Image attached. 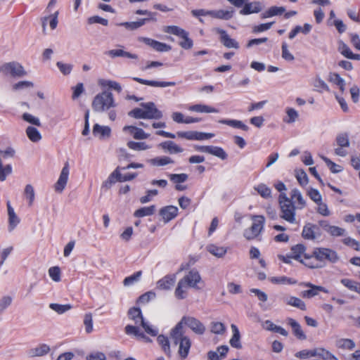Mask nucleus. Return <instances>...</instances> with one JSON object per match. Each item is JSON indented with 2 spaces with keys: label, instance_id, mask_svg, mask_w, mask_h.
Segmentation results:
<instances>
[{
  "label": "nucleus",
  "instance_id": "f257e3e1",
  "mask_svg": "<svg viewBox=\"0 0 360 360\" xmlns=\"http://www.w3.org/2000/svg\"><path fill=\"white\" fill-rule=\"evenodd\" d=\"M288 257L298 261L309 269H319L324 266L326 262L335 263L339 257L337 252L327 248H314L311 252H307L303 244L292 246Z\"/></svg>",
  "mask_w": 360,
  "mask_h": 360
},
{
  "label": "nucleus",
  "instance_id": "f03ea898",
  "mask_svg": "<svg viewBox=\"0 0 360 360\" xmlns=\"http://www.w3.org/2000/svg\"><path fill=\"white\" fill-rule=\"evenodd\" d=\"M202 281L201 276L197 270L192 269L179 280L175 289V296L179 300L184 299L186 296V290L188 288L196 290L200 289L198 285Z\"/></svg>",
  "mask_w": 360,
  "mask_h": 360
},
{
  "label": "nucleus",
  "instance_id": "7ed1b4c3",
  "mask_svg": "<svg viewBox=\"0 0 360 360\" xmlns=\"http://www.w3.org/2000/svg\"><path fill=\"white\" fill-rule=\"evenodd\" d=\"M179 326H174L170 331V338L175 345L179 346L178 354L181 359H186L191 347V340L188 336L184 334V331L179 330Z\"/></svg>",
  "mask_w": 360,
  "mask_h": 360
},
{
  "label": "nucleus",
  "instance_id": "20e7f679",
  "mask_svg": "<svg viewBox=\"0 0 360 360\" xmlns=\"http://www.w3.org/2000/svg\"><path fill=\"white\" fill-rule=\"evenodd\" d=\"M142 108H136L129 112V115L136 119L158 120L162 118V113L159 110L154 103H142Z\"/></svg>",
  "mask_w": 360,
  "mask_h": 360
},
{
  "label": "nucleus",
  "instance_id": "39448f33",
  "mask_svg": "<svg viewBox=\"0 0 360 360\" xmlns=\"http://www.w3.org/2000/svg\"><path fill=\"white\" fill-rule=\"evenodd\" d=\"M280 217L290 224L296 222V207L285 193H281L278 197Z\"/></svg>",
  "mask_w": 360,
  "mask_h": 360
},
{
  "label": "nucleus",
  "instance_id": "423d86ee",
  "mask_svg": "<svg viewBox=\"0 0 360 360\" xmlns=\"http://www.w3.org/2000/svg\"><path fill=\"white\" fill-rule=\"evenodd\" d=\"M250 218L252 221V225L243 232V236L248 240H252L259 236L265 224V218L263 215H252Z\"/></svg>",
  "mask_w": 360,
  "mask_h": 360
},
{
  "label": "nucleus",
  "instance_id": "0eeeda50",
  "mask_svg": "<svg viewBox=\"0 0 360 360\" xmlns=\"http://www.w3.org/2000/svg\"><path fill=\"white\" fill-rule=\"evenodd\" d=\"M114 106V100L112 93L103 91L95 96L92 102L94 110L102 112Z\"/></svg>",
  "mask_w": 360,
  "mask_h": 360
},
{
  "label": "nucleus",
  "instance_id": "6e6552de",
  "mask_svg": "<svg viewBox=\"0 0 360 360\" xmlns=\"http://www.w3.org/2000/svg\"><path fill=\"white\" fill-rule=\"evenodd\" d=\"M128 316L133 320L136 325H140L144 329L145 332L151 336H156L158 330L144 321L141 310L139 307H131L128 311Z\"/></svg>",
  "mask_w": 360,
  "mask_h": 360
},
{
  "label": "nucleus",
  "instance_id": "1a4fd4ad",
  "mask_svg": "<svg viewBox=\"0 0 360 360\" xmlns=\"http://www.w3.org/2000/svg\"><path fill=\"white\" fill-rule=\"evenodd\" d=\"M179 325L181 326L180 330L184 331V325H185L197 335H203L206 330L204 324L200 320L193 316H183L175 326H179Z\"/></svg>",
  "mask_w": 360,
  "mask_h": 360
},
{
  "label": "nucleus",
  "instance_id": "9d476101",
  "mask_svg": "<svg viewBox=\"0 0 360 360\" xmlns=\"http://www.w3.org/2000/svg\"><path fill=\"white\" fill-rule=\"evenodd\" d=\"M165 31L181 38L182 41L179 42V45L183 49H190L193 47V40L188 37V33L184 29L176 25H170L166 27Z\"/></svg>",
  "mask_w": 360,
  "mask_h": 360
},
{
  "label": "nucleus",
  "instance_id": "9b49d317",
  "mask_svg": "<svg viewBox=\"0 0 360 360\" xmlns=\"http://www.w3.org/2000/svg\"><path fill=\"white\" fill-rule=\"evenodd\" d=\"M1 71L5 75L13 77H22L27 75L23 66L18 62L6 63L1 66Z\"/></svg>",
  "mask_w": 360,
  "mask_h": 360
},
{
  "label": "nucleus",
  "instance_id": "f8f14e48",
  "mask_svg": "<svg viewBox=\"0 0 360 360\" xmlns=\"http://www.w3.org/2000/svg\"><path fill=\"white\" fill-rule=\"evenodd\" d=\"M300 286L309 288L310 289L303 290L301 296L303 298L310 299L319 295L320 292L328 293V290L323 286L316 285L309 282H302L300 283Z\"/></svg>",
  "mask_w": 360,
  "mask_h": 360
},
{
  "label": "nucleus",
  "instance_id": "ddd939ff",
  "mask_svg": "<svg viewBox=\"0 0 360 360\" xmlns=\"http://www.w3.org/2000/svg\"><path fill=\"white\" fill-rule=\"evenodd\" d=\"M213 31L219 34V41L225 47L228 49H239L238 42L234 39L231 38L226 30L219 27H215L213 29Z\"/></svg>",
  "mask_w": 360,
  "mask_h": 360
},
{
  "label": "nucleus",
  "instance_id": "4468645a",
  "mask_svg": "<svg viewBox=\"0 0 360 360\" xmlns=\"http://www.w3.org/2000/svg\"><path fill=\"white\" fill-rule=\"evenodd\" d=\"M176 136L179 138L186 139L187 140H205L214 137V134L212 133L188 131H178Z\"/></svg>",
  "mask_w": 360,
  "mask_h": 360
},
{
  "label": "nucleus",
  "instance_id": "2eb2a0df",
  "mask_svg": "<svg viewBox=\"0 0 360 360\" xmlns=\"http://www.w3.org/2000/svg\"><path fill=\"white\" fill-rule=\"evenodd\" d=\"M70 173L69 162H66L63 167L59 178L54 185V190L57 193H62L65 189Z\"/></svg>",
  "mask_w": 360,
  "mask_h": 360
},
{
  "label": "nucleus",
  "instance_id": "dca6fc26",
  "mask_svg": "<svg viewBox=\"0 0 360 360\" xmlns=\"http://www.w3.org/2000/svg\"><path fill=\"white\" fill-rule=\"evenodd\" d=\"M336 143L339 146L335 149V153L339 156L344 157L347 154V152L344 148H348L349 146V139L347 133H341L336 137Z\"/></svg>",
  "mask_w": 360,
  "mask_h": 360
},
{
  "label": "nucleus",
  "instance_id": "f3484780",
  "mask_svg": "<svg viewBox=\"0 0 360 360\" xmlns=\"http://www.w3.org/2000/svg\"><path fill=\"white\" fill-rule=\"evenodd\" d=\"M138 40L141 42H143L146 44L150 46L157 51L167 52L170 51L172 49L169 45L162 42H160L150 38L140 37H139Z\"/></svg>",
  "mask_w": 360,
  "mask_h": 360
},
{
  "label": "nucleus",
  "instance_id": "a211bd4d",
  "mask_svg": "<svg viewBox=\"0 0 360 360\" xmlns=\"http://www.w3.org/2000/svg\"><path fill=\"white\" fill-rule=\"evenodd\" d=\"M160 215L165 223L174 219L179 213L178 207L174 205H167L160 210Z\"/></svg>",
  "mask_w": 360,
  "mask_h": 360
},
{
  "label": "nucleus",
  "instance_id": "6ab92c4d",
  "mask_svg": "<svg viewBox=\"0 0 360 360\" xmlns=\"http://www.w3.org/2000/svg\"><path fill=\"white\" fill-rule=\"evenodd\" d=\"M320 234V228L317 225L310 223L303 227L302 233V237L308 240L316 239Z\"/></svg>",
  "mask_w": 360,
  "mask_h": 360
},
{
  "label": "nucleus",
  "instance_id": "aec40b11",
  "mask_svg": "<svg viewBox=\"0 0 360 360\" xmlns=\"http://www.w3.org/2000/svg\"><path fill=\"white\" fill-rule=\"evenodd\" d=\"M123 131L135 139H146L150 136V134L145 133L142 129L132 125L124 126L123 127Z\"/></svg>",
  "mask_w": 360,
  "mask_h": 360
},
{
  "label": "nucleus",
  "instance_id": "412c9836",
  "mask_svg": "<svg viewBox=\"0 0 360 360\" xmlns=\"http://www.w3.org/2000/svg\"><path fill=\"white\" fill-rule=\"evenodd\" d=\"M134 81L137 82L141 84L148 85L153 87H167V86H174L176 85L175 82H158L154 80H148L139 77H132Z\"/></svg>",
  "mask_w": 360,
  "mask_h": 360
},
{
  "label": "nucleus",
  "instance_id": "4be33fe9",
  "mask_svg": "<svg viewBox=\"0 0 360 360\" xmlns=\"http://www.w3.org/2000/svg\"><path fill=\"white\" fill-rule=\"evenodd\" d=\"M262 11V6L259 2L253 1L248 2L246 1L242 9L240 11V14L243 15H250L252 13H258Z\"/></svg>",
  "mask_w": 360,
  "mask_h": 360
},
{
  "label": "nucleus",
  "instance_id": "5701e85b",
  "mask_svg": "<svg viewBox=\"0 0 360 360\" xmlns=\"http://www.w3.org/2000/svg\"><path fill=\"white\" fill-rule=\"evenodd\" d=\"M288 324L292 328L293 335L300 340H304L307 339V335L302 329L300 323L292 318L287 319Z\"/></svg>",
  "mask_w": 360,
  "mask_h": 360
},
{
  "label": "nucleus",
  "instance_id": "b1692460",
  "mask_svg": "<svg viewBox=\"0 0 360 360\" xmlns=\"http://www.w3.org/2000/svg\"><path fill=\"white\" fill-rule=\"evenodd\" d=\"M159 147L165 151L169 152L170 154L180 153L184 151V149L172 141H166L160 143Z\"/></svg>",
  "mask_w": 360,
  "mask_h": 360
},
{
  "label": "nucleus",
  "instance_id": "393cba45",
  "mask_svg": "<svg viewBox=\"0 0 360 360\" xmlns=\"http://www.w3.org/2000/svg\"><path fill=\"white\" fill-rule=\"evenodd\" d=\"M292 201L294 200V205L297 209L302 210L306 206V201L302 195L300 191L294 188L290 193V198Z\"/></svg>",
  "mask_w": 360,
  "mask_h": 360
},
{
  "label": "nucleus",
  "instance_id": "a878e982",
  "mask_svg": "<svg viewBox=\"0 0 360 360\" xmlns=\"http://www.w3.org/2000/svg\"><path fill=\"white\" fill-rule=\"evenodd\" d=\"M175 281V275H167L158 281L157 286L160 290H169L174 285Z\"/></svg>",
  "mask_w": 360,
  "mask_h": 360
},
{
  "label": "nucleus",
  "instance_id": "bb28decb",
  "mask_svg": "<svg viewBox=\"0 0 360 360\" xmlns=\"http://www.w3.org/2000/svg\"><path fill=\"white\" fill-rule=\"evenodd\" d=\"M7 209L8 214V229L13 231L20 223V219L15 214L13 208L11 207L9 201L7 202Z\"/></svg>",
  "mask_w": 360,
  "mask_h": 360
},
{
  "label": "nucleus",
  "instance_id": "cd10ccee",
  "mask_svg": "<svg viewBox=\"0 0 360 360\" xmlns=\"http://www.w3.org/2000/svg\"><path fill=\"white\" fill-rule=\"evenodd\" d=\"M188 110L192 112H205V113H212V112H219V110L205 104H195L188 107Z\"/></svg>",
  "mask_w": 360,
  "mask_h": 360
},
{
  "label": "nucleus",
  "instance_id": "c85d7f7f",
  "mask_svg": "<svg viewBox=\"0 0 360 360\" xmlns=\"http://www.w3.org/2000/svg\"><path fill=\"white\" fill-rule=\"evenodd\" d=\"M339 51L340 53L348 59L360 60V54L354 53L350 48L345 43L341 42L339 46Z\"/></svg>",
  "mask_w": 360,
  "mask_h": 360
},
{
  "label": "nucleus",
  "instance_id": "c756f323",
  "mask_svg": "<svg viewBox=\"0 0 360 360\" xmlns=\"http://www.w3.org/2000/svg\"><path fill=\"white\" fill-rule=\"evenodd\" d=\"M355 342L349 338H340L335 341L337 348L342 350H352L355 347Z\"/></svg>",
  "mask_w": 360,
  "mask_h": 360
},
{
  "label": "nucleus",
  "instance_id": "7c9ffc66",
  "mask_svg": "<svg viewBox=\"0 0 360 360\" xmlns=\"http://www.w3.org/2000/svg\"><path fill=\"white\" fill-rule=\"evenodd\" d=\"M233 335L229 341L232 347L236 349H241L242 345L240 343V335L238 327L235 324L231 325Z\"/></svg>",
  "mask_w": 360,
  "mask_h": 360
},
{
  "label": "nucleus",
  "instance_id": "2f4dec72",
  "mask_svg": "<svg viewBox=\"0 0 360 360\" xmlns=\"http://www.w3.org/2000/svg\"><path fill=\"white\" fill-rule=\"evenodd\" d=\"M264 328L267 330L279 333L285 337L288 335V333L285 329L281 326H276L270 320H266L264 321Z\"/></svg>",
  "mask_w": 360,
  "mask_h": 360
},
{
  "label": "nucleus",
  "instance_id": "473e14b6",
  "mask_svg": "<svg viewBox=\"0 0 360 360\" xmlns=\"http://www.w3.org/2000/svg\"><path fill=\"white\" fill-rule=\"evenodd\" d=\"M328 80L330 82L337 85L340 91H344L345 87V80L340 76L338 73L330 72Z\"/></svg>",
  "mask_w": 360,
  "mask_h": 360
},
{
  "label": "nucleus",
  "instance_id": "72a5a7b5",
  "mask_svg": "<svg viewBox=\"0 0 360 360\" xmlns=\"http://www.w3.org/2000/svg\"><path fill=\"white\" fill-rule=\"evenodd\" d=\"M326 221H321V225L324 229L333 236H342L345 234V230L342 228L336 226H330L324 224Z\"/></svg>",
  "mask_w": 360,
  "mask_h": 360
},
{
  "label": "nucleus",
  "instance_id": "f704fd0d",
  "mask_svg": "<svg viewBox=\"0 0 360 360\" xmlns=\"http://www.w3.org/2000/svg\"><path fill=\"white\" fill-rule=\"evenodd\" d=\"M155 205H153L148 207H143L136 210L134 213V216L135 217L141 218L146 216H151L155 213Z\"/></svg>",
  "mask_w": 360,
  "mask_h": 360
},
{
  "label": "nucleus",
  "instance_id": "c9c22d12",
  "mask_svg": "<svg viewBox=\"0 0 360 360\" xmlns=\"http://www.w3.org/2000/svg\"><path fill=\"white\" fill-rule=\"evenodd\" d=\"M219 122L221 124L229 125L233 128L240 129L243 131H248L249 129V127L240 120L223 119L219 120Z\"/></svg>",
  "mask_w": 360,
  "mask_h": 360
},
{
  "label": "nucleus",
  "instance_id": "e433bc0d",
  "mask_svg": "<svg viewBox=\"0 0 360 360\" xmlns=\"http://www.w3.org/2000/svg\"><path fill=\"white\" fill-rule=\"evenodd\" d=\"M108 55L112 58L124 57L128 58L136 59L138 56L136 54L131 53L122 49H112L108 51Z\"/></svg>",
  "mask_w": 360,
  "mask_h": 360
},
{
  "label": "nucleus",
  "instance_id": "4c0bfd02",
  "mask_svg": "<svg viewBox=\"0 0 360 360\" xmlns=\"http://www.w3.org/2000/svg\"><path fill=\"white\" fill-rule=\"evenodd\" d=\"M110 128L107 126H101L95 124L93 127V134L94 136L100 135L101 138L108 137L110 135Z\"/></svg>",
  "mask_w": 360,
  "mask_h": 360
},
{
  "label": "nucleus",
  "instance_id": "58836bf2",
  "mask_svg": "<svg viewBox=\"0 0 360 360\" xmlns=\"http://www.w3.org/2000/svg\"><path fill=\"white\" fill-rule=\"evenodd\" d=\"M150 162L153 166L162 167L169 164H173L174 161L168 156H160L153 158Z\"/></svg>",
  "mask_w": 360,
  "mask_h": 360
},
{
  "label": "nucleus",
  "instance_id": "ea45409f",
  "mask_svg": "<svg viewBox=\"0 0 360 360\" xmlns=\"http://www.w3.org/2000/svg\"><path fill=\"white\" fill-rule=\"evenodd\" d=\"M285 112L286 116L283 117V121L287 124L295 122L299 117L297 111L292 108H286Z\"/></svg>",
  "mask_w": 360,
  "mask_h": 360
},
{
  "label": "nucleus",
  "instance_id": "a19ab883",
  "mask_svg": "<svg viewBox=\"0 0 360 360\" xmlns=\"http://www.w3.org/2000/svg\"><path fill=\"white\" fill-rule=\"evenodd\" d=\"M207 250L212 255L217 257H222L227 252L226 248L217 246L214 244H210L207 246Z\"/></svg>",
  "mask_w": 360,
  "mask_h": 360
},
{
  "label": "nucleus",
  "instance_id": "79ce46f5",
  "mask_svg": "<svg viewBox=\"0 0 360 360\" xmlns=\"http://www.w3.org/2000/svg\"><path fill=\"white\" fill-rule=\"evenodd\" d=\"M340 282L349 290L360 294V283L349 278H342Z\"/></svg>",
  "mask_w": 360,
  "mask_h": 360
},
{
  "label": "nucleus",
  "instance_id": "37998d69",
  "mask_svg": "<svg viewBox=\"0 0 360 360\" xmlns=\"http://www.w3.org/2000/svg\"><path fill=\"white\" fill-rule=\"evenodd\" d=\"M26 134H27L28 139L31 141L34 142V143L38 142L41 139V135L40 132L39 131V130L37 128H35L34 127L29 126L26 129Z\"/></svg>",
  "mask_w": 360,
  "mask_h": 360
},
{
  "label": "nucleus",
  "instance_id": "c03bdc74",
  "mask_svg": "<svg viewBox=\"0 0 360 360\" xmlns=\"http://www.w3.org/2000/svg\"><path fill=\"white\" fill-rule=\"evenodd\" d=\"M233 11L218 10L212 11V18L221 20H229L232 18Z\"/></svg>",
  "mask_w": 360,
  "mask_h": 360
},
{
  "label": "nucleus",
  "instance_id": "a18cd8bd",
  "mask_svg": "<svg viewBox=\"0 0 360 360\" xmlns=\"http://www.w3.org/2000/svg\"><path fill=\"white\" fill-rule=\"evenodd\" d=\"M157 340L159 345L162 347L164 352L169 356L171 355V349L170 345L168 340V338L163 335H160L158 336Z\"/></svg>",
  "mask_w": 360,
  "mask_h": 360
},
{
  "label": "nucleus",
  "instance_id": "49530a36",
  "mask_svg": "<svg viewBox=\"0 0 360 360\" xmlns=\"http://www.w3.org/2000/svg\"><path fill=\"white\" fill-rule=\"evenodd\" d=\"M270 281L274 284H290L294 285L297 283V281L292 278H288L285 276H274L269 278Z\"/></svg>",
  "mask_w": 360,
  "mask_h": 360
},
{
  "label": "nucleus",
  "instance_id": "de8ad7c7",
  "mask_svg": "<svg viewBox=\"0 0 360 360\" xmlns=\"http://www.w3.org/2000/svg\"><path fill=\"white\" fill-rule=\"evenodd\" d=\"M58 11H56L53 14L51 15L49 17H44L42 18V27L44 30H45L46 22L48 19H50L49 20V25L51 30H55L58 25Z\"/></svg>",
  "mask_w": 360,
  "mask_h": 360
},
{
  "label": "nucleus",
  "instance_id": "09e8293b",
  "mask_svg": "<svg viewBox=\"0 0 360 360\" xmlns=\"http://www.w3.org/2000/svg\"><path fill=\"white\" fill-rule=\"evenodd\" d=\"M286 304L290 306L297 307L302 311L307 309L306 304L301 299L292 296L286 300Z\"/></svg>",
  "mask_w": 360,
  "mask_h": 360
},
{
  "label": "nucleus",
  "instance_id": "8fccbe9b",
  "mask_svg": "<svg viewBox=\"0 0 360 360\" xmlns=\"http://www.w3.org/2000/svg\"><path fill=\"white\" fill-rule=\"evenodd\" d=\"M208 153L219 158L221 160L227 158V154L224 150L219 146H210Z\"/></svg>",
  "mask_w": 360,
  "mask_h": 360
},
{
  "label": "nucleus",
  "instance_id": "3c124183",
  "mask_svg": "<svg viewBox=\"0 0 360 360\" xmlns=\"http://www.w3.org/2000/svg\"><path fill=\"white\" fill-rule=\"evenodd\" d=\"M285 8L283 6H271L264 14V18H270L284 13Z\"/></svg>",
  "mask_w": 360,
  "mask_h": 360
},
{
  "label": "nucleus",
  "instance_id": "603ef678",
  "mask_svg": "<svg viewBox=\"0 0 360 360\" xmlns=\"http://www.w3.org/2000/svg\"><path fill=\"white\" fill-rule=\"evenodd\" d=\"M169 180L175 185L182 184L187 181L188 176L187 174H168Z\"/></svg>",
  "mask_w": 360,
  "mask_h": 360
},
{
  "label": "nucleus",
  "instance_id": "864d4df0",
  "mask_svg": "<svg viewBox=\"0 0 360 360\" xmlns=\"http://www.w3.org/2000/svg\"><path fill=\"white\" fill-rule=\"evenodd\" d=\"M319 354L317 353V350L315 349H303L295 353V356L300 359H305L310 357H314Z\"/></svg>",
  "mask_w": 360,
  "mask_h": 360
},
{
  "label": "nucleus",
  "instance_id": "5fc2aeb1",
  "mask_svg": "<svg viewBox=\"0 0 360 360\" xmlns=\"http://www.w3.org/2000/svg\"><path fill=\"white\" fill-rule=\"evenodd\" d=\"M49 307L58 314H62L71 309L72 307L70 304H60L57 303H51L49 304Z\"/></svg>",
  "mask_w": 360,
  "mask_h": 360
},
{
  "label": "nucleus",
  "instance_id": "6e6d98bb",
  "mask_svg": "<svg viewBox=\"0 0 360 360\" xmlns=\"http://www.w3.org/2000/svg\"><path fill=\"white\" fill-rule=\"evenodd\" d=\"M12 173V166L11 165H3L2 159L0 158V181H4L6 179L8 175Z\"/></svg>",
  "mask_w": 360,
  "mask_h": 360
},
{
  "label": "nucleus",
  "instance_id": "4d7b16f0",
  "mask_svg": "<svg viewBox=\"0 0 360 360\" xmlns=\"http://www.w3.org/2000/svg\"><path fill=\"white\" fill-rule=\"evenodd\" d=\"M255 190L264 198H269L271 197V189L264 184H260L255 186Z\"/></svg>",
  "mask_w": 360,
  "mask_h": 360
},
{
  "label": "nucleus",
  "instance_id": "13d9d810",
  "mask_svg": "<svg viewBox=\"0 0 360 360\" xmlns=\"http://www.w3.org/2000/svg\"><path fill=\"white\" fill-rule=\"evenodd\" d=\"M117 176H120V169L117 167L108 176V179L103 182V187L109 188L111 187L112 184H115L117 181Z\"/></svg>",
  "mask_w": 360,
  "mask_h": 360
},
{
  "label": "nucleus",
  "instance_id": "bf43d9fd",
  "mask_svg": "<svg viewBox=\"0 0 360 360\" xmlns=\"http://www.w3.org/2000/svg\"><path fill=\"white\" fill-rule=\"evenodd\" d=\"M127 145L129 148L138 151L145 150L150 148V146L144 142H135L133 141H130L127 143Z\"/></svg>",
  "mask_w": 360,
  "mask_h": 360
},
{
  "label": "nucleus",
  "instance_id": "052dcab7",
  "mask_svg": "<svg viewBox=\"0 0 360 360\" xmlns=\"http://www.w3.org/2000/svg\"><path fill=\"white\" fill-rule=\"evenodd\" d=\"M50 351V348L47 345L42 344L32 350L33 356H41L48 354Z\"/></svg>",
  "mask_w": 360,
  "mask_h": 360
},
{
  "label": "nucleus",
  "instance_id": "680f3d73",
  "mask_svg": "<svg viewBox=\"0 0 360 360\" xmlns=\"http://www.w3.org/2000/svg\"><path fill=\"white\" fill-rule=\"evenodd\" d=\"M307 195L315 203H320L322 201V196L316 188H310L307 191Z\"/></svg>",
  "mask_w": 360,
  "mask_h": 360
},
{
  "label": "nucleus",
  "instance_id": "e2e57ef3",
  "mask_svg": "<svg viewBox=\"0 0 360 360\" xmlns=\"http://www.w3.org/2000/svg\"><path fill=\"white\" fill-rule=\"evenodd\" d=\"M141 275H142V271H139L134 273L132 275L126 277L123 281L124 285H132L134 282H136L139 280Z\"/></svg>",
  "mask_w": 360,
  "mask_h": 360
},
{
  "label": "nucleus",
  "instance_id": "0e129e2a",
  "mask_svg": "<svg viewBox=\"0 0 360 360\" xmlns=\"http://www.w3.org/2000/svg\"><path fill=\"white\" fill-rule=\"evenodd\" d=\"M295 176L300 186H304L308 184V176L303 169L297 170Z\"/></svg>",
  "mask_w": 360,
  "mask_h": 360
},
{
  "label": "nucleus",
  "instance_id": "69168bd1",
  "mask_svg": "<svg viewBox=\"0 0 360 360\" xmlns=\"http://www.w3.org/2000/svg\"><path fill=\"white\" fill-rule=\"evenodd\" d=\"M155 297V293L151 291L147 292L143 295H141L138 300V304H146L149 302L151 300Z\"/></svg>",
  "mask_w": 360,
  "mask_h": 360
},
{
  "label": "nucleus",
  "instance_id": "338daca9",
  "mask_svg": "<svg viewBox=\"0 0 360 360\" xmlns=\"http://www.w3.org/2000/svg\"><path fill=\"white\" fill-rule=\"evenodd\" d=\"M25 195L28 199V204L31 206L34 200V191L30 184H27L25 188Z\"/></svg>",
  "mask_w": 360,
  "mask_h": 360
},
{
  "label": "nucleus",
  "instance_id": "774afa93",
  "mask_svg": "<svg viewBox=\"0 0 360 360\" xmlns=\"http://www.w3.org/2000/svg\"><path fill=\"white\" fill-rule=\"evenodd\" d=\"M343 243L347 246L352 248L354 250L360 251V242L355 239L347 237L343 240Z\"/></svg>",
  "mask_w": 360,
  "mask_h": 360
}]
</instances>
